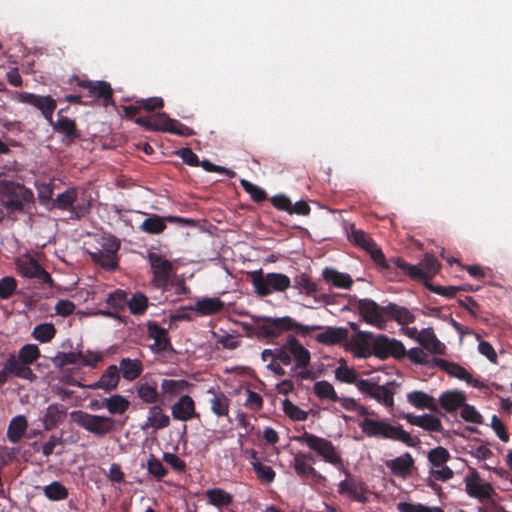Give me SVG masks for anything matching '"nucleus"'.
<instances>
[{
	"label": "nucleus",
	"instance_id": "64",
	"mask_svg": "<svg viewBox=\"0 0 512 512\" xmlns=\"http://www.w3.org/2000/svg\"><path fill=\"white\" fill-rule=\"evenodd\" d=\"M461 408L460 416L464 421L473 424L483 423L482 415L476 410L474 406L464 403Z\"/></svg>",
	"mask_w": 512,
	"mask_h": 512
},
{
	"label": "nucleus",
	"instance_id": "56",
	"mask_svg": "<svg viewBox=\"0 0 512 512\" xmlns=\"http://www.w3.org/2000/svg\"><path fill=\"white\" fill-rule=\"evenodd\" d=\"M41 356L39 347L36 344H25L18 351V358L29 367Z\"/></svg>",
	"mask_w": 512,
	"mask_h": 512
},
{
	"label": "nucleus",
	"instance_id": "52",
	"mask_svg": "<svg viewBox=\"0 0 512 512\" xmlns=\"http://www.w3.org/2000/svg\"><path fill=\"white\" fill-rule=\"evenodd\" d=\"M77 197V188H69L55 198L53 205L57 209L70 211L73 204L77 201Z\"/></svg>",
	"mask_w": 512,
	"mask_h": 512
},
{
	"label": "nucleus",
	"instance_id": "53",
	"mask_svg": "<svg viewBox=\"0 0 512 512\" xmlns=\"http://www.w3.org/2000/svg\"><path fill=\"white\" fill-rule=\"evenodd\" d=\"M211 410L218 417H226L229 414L230 399L223 393L219 392L210 400Z\"/></svg>",
	"mask_w": 512,
	"mask_h": 512
},
{
	"label": "nucleus",
	"instance_id": "36",
	"mask_svg": "<svg viewBox=\"0 0 512 512\" xmlns=\"http://www.w3.org/2000/svg\"><path fill=\"white\" fill-rule=\"evenodd\" d=\"M418 343L433 354H443L445 345L440 342L431 328L423 329L418 337Z\"/></svg>",
	"mask_w": 512,
	"mask_h": 512
},
{
	"label": "nucleus",
	"instance_id": "46",
	"mask_svg": "<svg viewBox=\"0 0 512 512\" xmlns=\"http://www.w3.org/2000/svg\"><path fill=\"white\" fill-rule=\"evenodd\" d=\"M209 504L217 507H228L233 502V496L221 488H211L205 492Z\"/></svg>",
	"mask_w": 512,
	"mask_h": 512
},
{
	"label": "nucleus",
	"instance_id": "45",
	"mask_svg": "<svg viewBox=\"0 0 512 512\" xmlns=\"http://www.w3.org/2000/svg\"><path fill=\"white\" fill-rule=\"evenodd\" d=\"M129 406V400L119 394H114L101 402V407H105L111 414H124L129 409Z\"/></svg>",
	"mask_w": 512,
	"mask_h": 512
},
{
	"label": "nucleus",
	"instance_id": "4",
	"mask_svg": "<svg viewBox=\"0 0 512 512\" xmlns=\"http://www.w3.org/2000/svg\"><path fill=\"white\" fill-rule=\"evenodd\" d=\"M254 292L260 297L285 292L291 286L290 278L283 273H264L263 269L248 272Z\"/></svg>",
	"mask_w": 512,
	"mask_h": 512
},
{
	"label": "nucleus",
	"instance_id": "30",
	"mask_svg": "<svg viewBox=\"0 0 512 512\" xmlns=\"http://www.w3.org/2000/svg\"><path fill=\"white\" fill-rule=\"evenodd\" d=\"M407 401L417 409H427L431 412L442 415L443 413L439 409V404L436 399L420 390H414L407 394Z\"/></svg>",
	"mask_w": 512,
	"mask_h": 512
},
{
	"label": "nucleus",
	"instance_id": "21",
	"mask_svg": "<svg viewBox=\"0 0 512 512\" xmlns=\"http://www.w3.org/2000/svg\"><path fill=\"white\" fill-rule=\"evenodd\" d=\"M0 373H4L5 383L8 381L9 376L34 381L37 376L33 370L25 365L18 357L14 354H10L6 359L3 369Z\"/></svg>",
	"mask_w": 512,
	"mask_h": 512
},
{
	"label": "nucleus",
	"instance_id": "12",
	"mask_svg": "<svg viewBox=\"0 0 512 512\" xmlns=\"http://www.w3.org/2000/svg\"><path fill=\"white\" fill-rule=\"evenodd\" d=\"M339 470L345 474L346 478L338 484V493L348 496L355 502L366 503L368 501L366 494L369 492L366 483L351 475L344 466L343 469Z\"/></svg>",
	"mask_w": 512,
	"mask_h": 512
},
{
	"label": "nucleus",
	"instance_id": "2",
	"mask_svg": "<svg viewBox=\"0 0 512 512\" xmlns=\"http://www.w3.org/2000/svg\"><path fill=\"white\" fill-rule=\"evenodd\" d=\"M359 427L362 433L370 438L399 441L408 447H416L420 443V440L417 437H412L409 432L403 429L402 425H393L386 419L364 417L360 421Z\"/></svg>",
	"mask_w": 512,
	"mask_h": 512
},
{
	"label": "nucleus",
	"instance_id": "28",
	"mask_svg": "<svg viewBox=\"0 0 512 512\" xmlns=\"http://www.w3.org/2000/svg\"><path fill=\"white\" fill-rule=\"evenodd\" d=\"M414 459L409 452L386 462L387 468L397 477L407 478L412 474L414 468Z\"/></svg>",
	"mask_w": 512,
	"mask_h": 512
},
{
	"label": "nucleus",
	"instance_id": "55",
	"mask_svg": "<svg viewBox=\"0 0 512 512\" xmlns=\"http://www.w3.org/2000/svg\"><path fill=\"white\" fill-rule=\"evenodd\" d=\"M106 303L110 308L119 313L127 307V293L124 290L117 289L108 295Z\"/></svg>",
	"mask_w": 512,
	"mask_h": 512
},
{
	"label": "nucleus",
	"instance_id": "25",
	"mask_svg": "<svg viewBox=\"0 0 512 512\" xmlns=\"http://www.w3.org/2000/svg\"><path fill=\"white\" fill-rule=\"evenodd\" d=\"M402 418L410 425L418 426L428 432L441 433L443 431V425L440 418L432 414L414 415L411 413H405L402 415Z\"/></svg>",
	"mask_w": 512,
	"mask_h": 512
},
{
	"label": "nucleus",
	"instance_id": "17",
	"mask_svg": "<svg viewBox=\"0 0 512 512\" xmlns=\"http://www.w3.org/2000/svg\"><path fill=\"white\" fill-rule=\"evenodd\" d=\"M73 82L77 86L88 90L89 96L95 99H102L105 105L113 102V90L108 82L81 80L78 76L73 77L71 83Z\"/></svg>",
	"mask_w": 512,
	"mask_h": 512
},
{
	"label": "nucleus",
	"instance_id": "16",
	"mask_svg": "<svg viewBox=\"0 0 512 512\" xmlns=\"http://www.w3.org/2000/svg\"><path fill=\"white\" fill-rule=\"evenodd\" d=\"M356 307L363 319L378 328H383L386 323L385 306L378 305L371 299L357 300Z\"/></svg>",
	"mask_w": 512,
	"mask_h": 512
},
{
	"label": "nucleus",
	"instance_id": "18",
	"mask_svg": "<svg viewBox=\"0 0 512 512\" xmlns=\"http://www.w3.org/2000/svg\"><path fill=\"white\" fill-rule=\"evenodd\" d=\"M434 363L449 376L463 380L475 388L484 389L487 387L482 381L474 379L464 367L457 363L450 362L442 358H435Z\"/></svg>",
	"mask_w": 512,
	"mask_h": 512
},
{
	"label": "nucleus",
	"instance_id": "29",
	"mask_svg": "<svg viewBox=\"0 0 512 512\" xmlns=\"http://www.w3.org/2000/svg\"><path fill=\"white\" fill-rule=\"evenodd\" d=\"M167 221L170 223L188 222V220L176 216L161 217L153 214L142 222L140 229L148 234H160L166 229Z\"/></svg>",
	"mask_w": 512,
	"mask_h": 512
},
{
	"label": "nucleus",
	"instance_id": "40",
	"mask_svg": "<svg viewBox=\"0 0 512 512\" xmlns=\"http://www.w3.org/2000/svg\"><path fill=\"white\" fill-rule=\"evenodd\" d=\"M322 277L326 282L331 283L336 288L349 289L353 284V280L349 274L339 272L334 268H325L322 271Z\"/></svg>",
	"mask_w": 512,
	"mask_h": 512
},
{
	"label": "nucleus",
	"instance_id": "31",
	"mask_svg": "<svg viewBox=\"0 0 512 512\" xmlns=\"http://www.w3.org/2000/svg\"><path fill=\"white\" fill-rule=\"evenodd\" d=\"M120 382V373L116 365H109L101 375L100 379L87 387L90 389H102L106 392L115 390Z\"/></svg>",
	"mask_w": 512,
	"mask_h": 512
},
{
	"label": "nucleus",
	"instance_id": "47",
	"mask_svg": "<svg viewBox=\"0 0 512 512\" xmlns=\"http://www.w3.org/2000/svg\"><path fill=\"white\" fill-rule=\"evenodd\" d=\"M335 379L341 383L355 384L358 388V372L354 367H348L344 359H340L339 366L335 369Z\"/></svg>",
	"mask_w": 512,
	"mask_h": 512
},
{
	"label": "nucleus",
	"instance_id": "50",
	"mask_svg": "<svg viewBox=\"0 0 512 512\" xmlns=\"http://www.w3.org/2000/svg\"><path fill=\"white\" fill-rule=\"evenodd\" d=\"M57 329L53 323H41L34 327L32 337L40 343L50 342L56 335Z\"/></svg>",
	"mask_w": 512,
	"mask_h": 512
},
{
	"label": "nucleus",
	"instance_id": "42",
	"mask_svg": "<svg viewBox=\"0 0 512 512\" xmlns=\"http://www.w3.org/2000/svg\"><path fill=\"white\" fill-rule=\"evenodd\" d=\"M188 386V382L186 380H173V379H163L160 388H161V396L163 397V404H165V399L177 396L181 392H183Z\"/></svg>",
	"mask_w": 512,
	"mask_h": 512
},
{
	"label": "nucleus",
	"instance_id": "10",
	"mask_svg": "<svg viewBox=\"0 0 512 512\" xmlns=\"http://www.w3.org/2000/svg\"><path fill=\"white\" fill-rule=\"evenodd\" d=\"M14 99L17 102L36 108L41 112L48 123H52V116L57 107L56 100L52 96L16 91Z\"/></svg>",
	"mask_w": 512,
	"mask_h": 512
},
{
	"label": "nucleus",
	"instance_id": "54",
	"mask_svg": "<svg viewBox=\"0 0 512 512\" xmlns=\"http://www.w3.org/2000/svg\"><path fill=\"white\" fill-rule=\"evenodd\" d=\"M146 468L148 474L157 481H161L168 475V469L163 465L162 461L153 454H150L147 459Z\"/></svg>",
	"mask_w": 512,
	"mask_h": 512
},
{
	"label": "nucleus",
	"instance_id": "7",
	"mask_svg": "<svg viewBox=\"0 0 512 512\" xmlns=\"http://www.w3.org/2000/svg\"><path fill=\"white\" fill-rule=\"evenodd\" d=\"M292 358L295 361V366L292 367L291 372H295L298 368H306L310 364L311 354L293 335H289L286 342L277 347L275 360L283 365H290Z\"/></svg>",
	"mask_w": 512,
	"mask_h": 512
},
{
	"label": "nucleus",
	"instance_id": "62",
	"mask_svg": "<svg viewBox=\"0 0 512 512\" xmlns=\"http://www.w3.org/2000/svg\"><path fill=\"white\" fill-rule=\"evenodd\" d=\"M240 183L245 192H247L250 195L254 202L260 203L267 199V193L261 187L245 179H242Z\"/></svg>",
	"mask_w": 512,
	"mask_h": 512
},
{
	"label": "nucleus",
	"instance_id": "33",
	"mask_svg": "<svg viewBox=\"0 0 512 512\" xmlns=\"http://www.w3.org/2000/svg\"><path fill=\"white\" fill-rule=\"evenodd\" d=\"M348 238L354 245L367 251L371 258L375 251H382L366 232L356 229L354 226L351 227Z\"/></svg>",
	"mask_w": 512,
	"mask_h": 512
},
{
	"label": "nucleus",
	"instance_id": "9",
	"mask_svg": "<svg viewBox=\"0 0 512 512\" xmlns=\"http://www.w3.org/2000/svg\"><path fill=\"white\" fill-rule=\"evenodd\" d=\"M71 417L79 427L96 436H105L115 430V420L108 416L89 414L79 410L73 411Z\"/></svg>",
	"mask_w": 512,
	"mask_h": 512
},
{
	"label": "nucleus",
	"instance_id": "22",
	"mask_svg": "<svg viewBox=\"0 0 512 512\" xmlns=\"http://www.w3.org/2000/svg\"><path fill=\"white\" fill-rule=\"evenodd\" d=\"M314 461V457L311 453L299 452L294 456L293 467L296 474L301 478L310 477L315 483H323L326 481V477L320 474L313 466L308 464L306 461Z\"/></svg>",
	"mask_w": 512,
	"mask_h": 512
},
{
	"label": "nucleus",
	"instance_id": "26",
	"mask_svg": "<svg viewBox=\"0 0 512 512\" xmlns=\"http://www.w3.org/2000/svg\"><path fill=\"white\" fill-rule=\"evenodd\" d=\"M63 111L64 109L59 110L57 120L52 119V123L49 124L56 133L64 135L68 142H72L80 138V132L74 120L62 115Z\"/></svg>",
	"mask_w": 512,
	"mask_h": 512
},
{
	"label": "nucleus",
	"instance_id": "1",
	"mask_svg": "<svg viewBox=\"0 0 512 512\" xmlns=\"http://www.w3.org/2000/svg\"><path fill=\"white\" fill-rule=\"evenodd\" d=\"M356 356L368 358L375 356L381 360L390 357L402 359L406 356V348L403 343L385 334L374 335L371 332L359 331L351 339Z\"/></svg>",
	"mask_w": 512,
	"mask_h": 512
},
{
	"label": "nucleus",
	"instance_id": "27",
	"mask_svg": "<svg viewBox=\"0 0 512 512\" xmlns=\"http://www.w3.org/2000/svg\"><path fill=\"white\" fill-rule=\"evenodd\" d=\"M172 417L175 420L188 421L198 414L195 410V402L189 395H182L171 407Z\"/></svg>",
	"mask_w": 512,
	"mask_h": 512
},
{
	"label": "nucleus",
	"instance_id": "51",
	"mask_svg": "<svg viewBox=\"0 0 512 512\" xmlns=\"http://www.w3.org/2000/svg\"><path fill=\"white\" fill-rule=\"evenodd\" d=\"M314 394L320 400H329L331 402H336L339 399L338 394L336 393L333 385L326 380L317 381L313 386Z\"/></svg>",
	"mask_w": 512,
	"mask_h": 512
},
{
	"label": "nucleus",
	"instance_id": "8",
	"mask_svg": "<svg viewBox=\"0 0 512 512\" xmlns=\"http://www.w3.org/2000/svg\"><path fill=\"white\" fill-rule=\"evenodd\" d=\"M373 262L385 271L390 280H401L403 276L416 280L419 277V270L416 265L409 264L401 257L387 259L382 251H375L372 255Z\"/></svg>",
	"mask_w": 512,
	"mask_h": 512
},
{
	"label": "nucleus",
	"instance_id": "58",
	"mask_svg": "<svg viewBox=\"0 0 512 512\" xmlns=\"http://www.w3.org/2000/svg\"><path fill=\"white\" fill-rule=\"evenodd\" d=\"M82 352H58L57 355L52 359L55 367L63 368L70 364H79Z\"/></svg>",
	"mask_w": 512,
	"mask_h": 512
},
{
	"label": "nucleus",
	"instance_id": "43",
	"mask_svg": "<svg viewBox=\"0 0 512 512\" xmlns=\"http://www.w3.org/2000/svg\"><path fill=\"white\" fill-rule=\"evenodd\" d=\"M224 309V302L217 297H206L196 302L195 310L200 315H213Z\"/></svg>",
	"mask_w": 512,
	"mask_h": 512
},
{
	"label": "nucleus",
	"instance_id": "61",
	"mask_svg": "<svg viewBox=\"0 0 512 512\" xmlns=\"http://www.w3.org/2000/svg\"><path fill=\"white\" fill-rule=\"evenodd\" d=\"M450 459V453L442 446L431 449L428 452V460L434 467H441Z\"/></svg>",
	"mask_w": 512,
	"mask_h": 512
},
{
	"label": "nucleus",
	"instance_id": "41",
	"mask_svg": "<svg viewBox=\"0 0 512 512\" xmlns=\"http://www.w3.org/2000/svg\"><path fill=\"white\" fill-rule=\"evenodd\" d=\"M162 404L149 407L147 425L155 430L167 428L170 425V417L163 412Z\"/></svg>",
	"mask_w": 512,
	"mask_h": 512
},
{
	"label": "nucleus",
	"instance_id": "3",
	"mask_svg": "<svg viewBox=\"0 0 512 512\" xmlns=\"http://www.w3.org/2000/svg\"><path fill=\"white\" fill-rule=\"evenodd\" d=\"M0 200L9 213L29 212L35 204L33 191L12 180H0Z\"/></svg>",
	"mask_w": 512,
	"mask_h": 512
},
{
	"label": "nucleus",
	"instance_id": "13",
	"mask_svg": "<svg viewBox=\"0 0 512 512\" xmlns=\"http://www.w3.org/2000/svg\"><path fill=\"white\" fill-rule=\"evenodd\" d=\"M16 271L19 275L25 278H35L43 283L50 286L53 285V279L51 275L37 262V260L26 255L22 258H18L15 261Z\"/></svg>",
	"mask_w": 512,
	"mask_h": 512
},
{
	"label": "nucleus",
	"instance_id": "49",
	"mask_svg": "<svg viewBox=\"0 0 512 512\" xmlns=\"http://www.w3.org/2000/svg\"><path fill=\"white\" fill-rule=\"evenodd\" d=\"M44 496L50 501H63L69 496L68 489L60 482L53 481L42 488Z\"/></svg>",
	"mask_w": 512,
	"mask_h": 512
},
{
	"label": "nucleus",
	"instance_id": "15",
	"mask_svg": "<svg viewBox=\"0 0 512 512\" xmlns=\"http://www.w3.org/2000/svg\"><path fill=\"white\" fill-rule=\"evenodd\" d=\"M261 324L257 325V331L260 335L267 338L279 337L282 333L293 329L294 319L289 316L272 318L261 317Z\"/></svg>",
	"mask_w": 512,
	"mask_h": 512
},
{
	"label": "nucleus",
	"instance_id": "59",
	"mask_svg": "<svg viewBox=\"0 0 512 512\" xmlns=\"http://www.w3.org/2000/svg\"><path fill=\"white\" fill-rule=\"evenodd\" d=\"M284 413L293 421H305L308 413L292 403L289 399L282 402Z\"/></svg>",
	"mask_w": 512,
	"mask_h": 512
},
{
	"label": "nucleus",
	"instance_id": "34",
	"mask_svg": "<svg viewBox=\"0 0 512 512\" xmlns=\"http://www.w3.org/2000/svg\"><path fill=\"white\" fill-rule=\"evenodd\" d=\"M67 416V409L61 404H50L44 415L45 430H52L63 423Z\"/></svg>",
	"mask_w": 512,
	"mask_h": 512
},
{
	"label": "nucleus",
	"instance_id": "5",
	"mask_svg": "<svg viewBox=\"0 0 512 512\" xmlns=\"http://www.w3.org/2000/svg\"><path fill=\"white\" fill-rule=\"evenodd\" d=\"M292 439L302 445H306L311 451L321 457L323 461L335 466L337 469H343L341 453L330 440L307 431H304L301 435L293 436Z\"/></svg>",
	"mask_w": 512,
	"mask_h": 512
},
{
	"label": "nucleus",
	"instance_id": "35",
	"mask_svg": "<svg viewBox=\"0 0 512 512\" xmlns=\"http://www.w3.org/2000/svg\"><path fill=\"white\" fill-rule=\"evenodd\" d=\"M466 401V395L462 391H445L439 397L440 406L447 412H454L462 407Z\"/></svg>",
	"mask_w": 512,
	"mask_h": 512
},
{
	"label": "nucleus",
	"instance_id": "11",
	"mask_svg": "<svg viewBox=\"0 0 512 512\" xmlns=\"http://www.w3.org/2000/svg\"><path fill=\"white\" fill-rule=\"evenodd\" d=\"M393 385L394 383L390 382L381 386L370 380L360 379V382L358 383V390L362 394L376 400L385 407L392 408L394 406L395 394V391L392 389Z\"/></svg>",
	"mask_w": 512,
	"mask_h": 512
},
{
	"label": "nucleus",
	"instance_id": "19",
	"mask_svg": "<svg viewBox=\"0 0 512 512\" xmlns=\"http://www.w3.org/2000/svg\"><path fill=\"white\" fill-rule=\"evenodd\" d=\"M293 282L295 289L300 293L313 297L316 302L324 304L331 303V295L322 292L318 285L313 282L306 273L295 276Z\"/></svg>",
	"mask_w": 512,
	"mask_h": 512
},
{
	"label": "nucleus",
	"instance_id": "14",
	"mask_svg": "<svg viewBox=\"0 0 512 512\" xmlns=\"http://www.w3.org/2000/svg\"><path fill=\"white\" fill-rule=\"evenodd\" d=\"M148 260L153 272L154 286L159 289H165L168 286L173 271L172 263L156 252H150Z\"/></svg>",
	"mask_w": 512,
	"mask_h": 512
},
{
	"label": "nucleus",
	"instance_id": "37",
	"mask_svg": "<svg viewBox=\"0 0 512 512\" xmlns=\"http://www.w3.org/2000/svg\"><path fill=\"white\" fill-rule=\"evenodd\" d=\"M118 369L125 380L133 381L142 374L143 363L139 359L122 358Z\"/></svg>",
	"mask_w": 512,
	"mask_h": 512
},
{
	"label": "nucleus",
	"instance_id": "39",
	"mask_svg": "<svg viewBox=\"0 0 512 512\" xmlns=\"http://www.w3.org/2000/svg\"><path fill=\"white\" fill-rule=\"evenodd\" d=\"M28 422L24 415L13 417L7 428V438L11 443H18L26 433Z\"/></svg>",
	"mask_w": 512,
	"mask_h": 512
},
{
	"label": "nucleus",
	"instance_id": "24",
	"mask_svg": "<svg viewBox=\"0 0 512 512\" xmlns=\"http://www.w3.org/2000/svg\"><path fill=\"white\" fill-rule=\"evenodd\" d=\"M137 397L147 405L163 404V397L158 391V383L155 380L139 382L136 385Z\"/></svg>",
	"mask_w": 512,
	"mask_h": 512
},
{
	"label": "nucleus",
	"instance_id": "20",
	"mask_svg": "<svg viewBox=\"0 0 512 512\" xmlns=\"http://www.w3.org/2000/svg\"><path fill=\"white\" fill-rule=\"evenodd\" d=\"M464 482L465 491L472 498L485 501L490 499L494 494L493 486L488 482L482 483L480 475L476 470H474L470 475H467Z\"/></svg>",
	"mask_w": 512,
	"mask_h": 512
},
{
	"label": "nucleus",
	"instance_id": "60",
	"mask_svg": "<svg viewBox=\"0 0 512 512\" xmlns=\"http://www.w3.org/2000/svg\"><path fill=\"white\" fill-rule=\"evenodd\" d=\"M252 467L260 481L267 484L274 481L276 473L271 466L264 465L259 461H253Z\"/></svg>",
	"mask_w": 512,
	"mask_h": 512
},
{
	"label": "nucleus",
	"instance_id": "44",
	"mask_svg": "<svg viewBox=\"0 0 512 512\" xmlns=\"http://www.w3.org/2000/svg\"><path fill=\"white\" fill-rule=\"evenodd\" d=\"M347 336L348 331L345 328L328 327L324 332L317 334L315 339L319 343L333 345L345 340Z\"/></svg>",
	"mask_w": 512,
	"mask_h": 512
},
{
	"label": "nucleus",
	"instance_id": "6",
	"mask_svg": "<svg viewBox=\"0 0 512 512\" xmlns=\"http://www.w3.org/2000/svg\"><path fill=\"white\" fill-rule=\"evenodd\" d=\"M135 123L148 131H159L172 133L182 137H189L195 134L192 128L170 118L166 113H156L152 116H140L135 118Z\"/></svg>",
	"mask_w": 512,
	"mask_h": 512
},
{
	"label": "nucleus",
	"instance_id": "32",
	"mask_svg": "<svg viewBox=\"0 0 512 512\" xmlns=\"http://www.w3.org/2000/svg\"><path fill=\"white\" fill-rule=\"evenodd\" d=\"M416 266L419 270V277H417L416 280L423 281L425 285L438 273L441 267L437 258L429 254L425 255Z\"/></svg>",
	"mask_w": 512,
	"mask_h": 512
},
{
	"label": "nucleus",
	"instance_id": "23",
	"mask_svg": "<svg viewBox=\"0 0 512 512\" xmlns=\"http://www.w3.org/2000/svg\"><path fill=\"white\" fill-rule=\"evenodd\" d=\"M147 332L149 338L154 340L151 346L156 353L173 350L167 329L161 327L157 322H148Z\"/></svg>",
	"mask_w": 512,
	"mask_h": 512
},
{
	"label": "nucleus",
	"instance_id": "38",
	"mask_svg": "<svg viewBox=\"0 0 512 512\" xmlns=\"http://www.w3.org/2000/svg\"><path fill=\"white\" fill-rule=\"evenodd\" d=\"M385 316L401 325L410 324L415 321V316L406 307L394 303H389L385 306Z\"/></svg>",
	"mask_w": 512,
	"mask_h": 512
},
{
	"label": "nucleus",
	"instance_id": "57",
	"mask_svg": "<svg viewBox=\"0 0 512 512\" xmlns=\"http://www.w3.org/2000/svg\"><path fill=\"white\" fill-rule=\"evenodd\" d=\"M127 307L133 315H142L148 307V298L141 293L134 294L128 299Z\"/></svg>",
	"mask_w": 512,
	"mask_h": 512
},
{
	"label": "nucleus",
	"instance_id": "48",
	"mask_svg": "<svg viewBox=\"0 0 512 512\" xmlns=\"http://www.w3.org/2000/svg\"><path fill=\"white\" fill-rule=\"evenodd\" d=\"M92 261L105 269L106 271H114L118 267V255L103 252L101 250L90 252Z\"/></svg>",
	"mask_w": 512,
	"mask_h": 512
},
{
	"label": "nucleus",
	"instance_id": "63",
	"mask_svg": "<svg viewBox=\"0 0 512 512\" xmlns=\"http://www.w3.org/2000/svg\"><path fill=\"white\" fill-rule=\"evenodd\" d=\"M399 512H444L440 507H429L420 503L399 502L397 504Z\"/></svg>",
	"mask_w": 512,
	"mask_h": 512
}]
</instances>
